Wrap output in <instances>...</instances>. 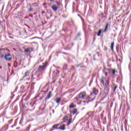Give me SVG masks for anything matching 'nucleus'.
<instances>
[{
    "label": "nucleus",
    "instance_id": "1",
    "mask_svg": "<svg viewBox=\"0 0 131 131\" xmlns=\"http://www.w3.org/2000/svg\"><path fill=\"white\" fill-rule=\"evenodd\" d=\"M86 96V93L85 92H81L79 93L78 95V98H76V100L78 101L79 99H82V100H84L85 99V97Z\"/></svg>",
    "mask_w": 131,
    "mask_h": 131
},
{
    "label": "nucleus",
    "instance_id": "2",
    "mask_svg": "<svg viewBox=\"0 0 131 131\" xmlns=\"http://www.w3.org/2000/svg\"><path fill=\"white\" fill-rule=\"evenodd\" d=\"M104 94H108L109 93V81L106 82V84H105V86L104 87Z\"/></svg>",
    "mask_w": 131,
    "mask_h": 131
},
{
    "label": "nucleus",
    "instance_id": "3",
    "mask_svg": "<svg viewBox=\"0 0 131 131\" xmlns=\"http://www.w3.org/2000/svg\"><path fill=\"white\" fill-rule=\"evenodd\" d=\"M47 64H48V62H46L45 63H43L42 66H39L38 68V71H39V70H40V69L43 70L45 69V68L46 67V66H47Z\"/></svg>",
    "mask_w": 131,
    "mask_h": 131
},
{
    "label": "nucleus",
    "instance_id": "4",
    "mask_svg": "<svg viewBox=\"0 0 131 131\" xmlns=\"http://www.w3.org/2000/svg\"><path fill=\"white\" fill-rule=\"evenodd\" d=\"M98 93H99V91L97 90V89L96 88H93V92L91 93V96H92L93 94H94V95H98Z\"/></svg>",
    "mask_w": 131,
    "mask_h": 131
},
{
    "label": "nucleus",
    "instance_id": "5",
    "mask_svg": "<svg viewBox=\"0 0 131 131\" xmlns=\"http://www.w3.org/2000/svg\"><path fill=\"white\" fill-rule=\"evenodd\" d=\"M5 59L7 60V61H11V60H12V57H11V55L10 54H6L5 55Z\"/></svg>",
    "mask_w": 131,
    "mask_h": 131
},
{
    "label": "nucleus",
    "instance_id": "6",
    "mask_svg": "<svg viewBox=\"0 0 131 131\" xmlns=\"http://www.w3.org/2000/svg\"><path fill=\"white\" fill-rule=\"evenodd\" d=\"M51 97H52V91L49 92L48 95L45 98V100L47 101V100H49V99H50V98H51Z\"/></svg>",
    "mask_w": 131,
    "mask_h": 131
},
{
    "label": "nucleus",
    "instance_id": "7",
    "mask_svg": "<svg viewBox=\"0 0 131 131\" xmlns=\"http://www.w3.org/2000/svg\"><path fill=\"white\" fill-rule=\"evenodd\" d=\"M105 79V78L104 77H102L100 79V83H101V85L102 86H104L105 85L104 80Z\"/></svg>",
    "mask_w": 131,
    "mask_h": 131
},
{
    "label": "nucleus",
    "instance_id": "8",
    "mask_svg": "<svg viewBox=\"0 0 131 131\" xmlns=\"http://www.w3.org/2000/svg\"><path fill=\"white\" fill-rule=\"evenodd\" d=\"M52 9L54 11V12H56L57 10H58V7L55 5H53L52 6Z\"/></svg>",
    "mask_w": 131,
    "mask_h": 131
},
{
    "label": "nucleus",
    "instance_id": "9",
    "mask_svg": "<svg viewBox=\"0 0 131 131\" xmlns=\"http://www.w3.org/2000/svg\"><path fill=\"white\" fill-rule=\"evenodd\" d=\"M27 76H29V71H28L25 72L24 78L27 77Z\"/></svg>",
    "mask_w": 131,
    "mask_h": 131
},
{
    "label": "nucleus",
    "instance_id": "10",
    "mask_svg": "<svg viewBox=\"0 0 131 131\" xmlns=\"http://www.w3.org/2000/svg\"><path fill=\"white\" fill-rule=\"evenodd\" d=\"M60 129H61V130H65V125H62L60 126L59 127Z\"/></svg>",
    "mask_w": 131,
    "mask_h": 131
},
{
    "label": "nucleus",
    "instance_id": "11",
    "mask_svg": "<svg viewBox=\"0 0 131 131\" xmlns=\"http://www.w3.org/2000/svg\"><path fill=\"white\" fill-rule=\"evenodd\" d=\"M108 26H109V23L106 24L104 30V32H106V31H107V30L108 29Z\"/></svg>",
    "mask_w": 131,
    "mask_h": 131
},
{
    "label": "nucleus",
    "instance_id": "12",
    "mask_svg": "<svg viewBox=\"0 0 131 131\" xmlns=\"http://www.w3.org/2000/svg\"><path fill=\"white\" fill-rule=\"evenodd\" d=\"M61 97H59L58 98H57L56 99V102L57 103V104H59L60 103V102L61 101Z\"/></svg>",
    "mask_w": 131,
    "mask_h": 131
},
{
    "label": "nucleus",
    "instance_id": "13",
    "mask_svg": "<svg viewBox=\"0 0 131 131\" xmlns=\"http://www.w3.org/2000/svg\"><path fill=\"white\" fill-rule=\"evenodd\" d=\"M114 48V42H112L111 45V49L112 51H113V49Z\"/></svg>",
    "mask_w": 131,
    "mask_h": 131
},
{
    "label": "nucleus",
    "instance_id": "14",
    "mask_svg": "<svg viewBox=\"0 0 131 131\" xmlns=\"http://www.w3.org/2000/svg\"><path fill=\"white\" fill-rule=\"evenodd\" d=\"M101 33H102V30H99L97 33V36H100L101 35Z\"/></svg>",
    "mask_w": 131,
    "mask_h": 131
},
{
    "label": "nucleus",
    "instance_id": "15",
    "mask_svg": "<svg viewBox=\"0 0 131 131\" xmlns=\"http://www.w3.org/2000/svg\"><path fill=\"white\" fill-rule=\"evenodd\" d=\"M77 113V109L75 108L73 110V114H75L76 113Z\"/></svg>",
    "mask_w": 131,
    "mask_h": 131
},
{
    "label": "nucleus",
    "instance_id": "16",
    "mask_svg": "<svg viewBox=\"0 0 131 131\" xmlns=\"http://www.w3.org/2000/svg\"><path fill=\"white\" fill-rule=\"evenodd\" d=\"M35 104V102H31L30 103V105L31 106V107H33V106H34V104Z\"/></svg>",
    "mask_w": 131,
    "mask_h": 131
},
{
    "label": "nucleus",
    "instance_id": "17",
    "mask_svg": "<svg viewBox=\"0 0 131 131\" xmlns=\"http://www.w3.org/2000/svg\"><path fill=\"white\" fill-rule=\"evenodd\" d=\"M58 125L57 124L54 125L53 126V128H56V129H58Z\"/></svg>",
    "mask_w": 131,
    "mask_h": 131
},
{
    "label": "nucleus",
    "instance_id": "18",
    "mask_svg": "<svg viewBox=\"0 0 131 131\" xmlns=\"http://www.w3.org/2000/svg\"><path fill=\"white\" fill-rule=\"evenodd\" d=\"M117 88H118V86L115 85L114 88V91H113L114 93L115 92V91H116V89H117Z\"/></svg>",
    "mask_w": 131,
    "mask_h": 131
},
{
    "label": "nucleus",
    "instance_id": "19",
    "mask_svg": "<svg viewBox=\"0 0 131 131\" xmlns=\"http://www.w3.org/2000/svg\"><path fill=\"white\" fill-rule=\"evenodd\" d=\"M64 122H65V121H68V116H66L64 118Z\"/></svg>",
    "mask_w": 131,
    "mask_h": 131
},
{
    "label": "nucleus",
    "instance_id": "20",
    "mask_svg": "<svg viewBox=\"0 0 131 131\" xmlns=\"http://www.w3.org/2000/svg\"><path fill=\"white\" fill-rule=\"evenodd\" d=\"M74 104H73V103H72L70 105V108H74Z\"/></svg>",
    "mask_w": 131,
    "mask_h": 131
},
{
    "label": "nucleus",
    "instance_id": "21",
    "mask_svg": "<svg viewBox=\"0 0 131 131\" xmlns=\"http://www.w3.org/2000/svg\"><path fill=\"white\" fill-rule=\"evenodd\" d=\"M71 121H72V119H70L68 121L69 124H71Z\"/></svg>",
    "mask_w": 131,
    "mask_h": 131
},
{
    "label": "nucleus",
    "instance_id": "22",
    "mask_svg": "<svg viewBox=\"0 0 131 131\" xmlns=\"http://www.w3.org/2000/svg\"><path fill=\"white\" fill-rule=\"evenodd\" d=\"M25 53H28V52H29V49L28 48H27L25 50Z\"/></svg>",
    "mask_w": 131,
    "mask_h": 131
},
{
    "label": "nucleus",
    "instance_id": "23",
    "mask_svg": "<svg viewBox=\"0 0 131 131\" xmlns=\"http://www.w3.org/2000/svg\"><path fill=\"white\" fill-rule=\"evenodd\" d=\"M112 74H113V75H114V74H115V70H112Z\"/></svg>",
    "mask_w": 131,
    "mask_h": 131
},
{
    "label": "nucleus",
    "instance_id": "24",
    "mask_svg": "<svg viewBox=\"0 0 131 131\" xmlns=\"http://www.w3.org/2000/svg\"><path fill=\"white\" fill-rule=\"evenodd\" d=\"M56 4H57V6H60V5L59 2H56Z\"/></svg>",
    "mask_w": 131,
    "mask_h": 131
},
{
    "label": "nucleus",
    "instance_id": "25",
    "mask_svg": "<svg viewBox=\"0 0 131 131\" xmlns=\"http://www.w3.org/2000/svg\"><path fill=\"white\" fill-rule=\"evenodd\" d=\"M4 54L0 55V57H1V58H4Z\"/></svg>",
    "mask_w": 131,
    "mask_h": 131
},
{
    "label": "nucleus",
    "instance_id": "26",
    "mask_svg": "<svg viewBox=\"0 0 131 131\" xmlns=\"http://www.w3.org/2000/svg\"><path fill=\"white\" fill-rule=\"evenodd\" d=\"M64 68H66V69H68L67 68V65L65 64V65L64 66Z\"/></svg>",
    "mask_w": 131,
    "mask_h": 131
},
{
    "label": "nucleus",
    "instance_id": "27",
    "mask_svg": "<svg viewBox=\"0 0 131 131\" xmlns=\"http://www.w3.org/2000/svg\"><path fill=\"white\" fill-rule=\"evenodd\" d=\"M56 72H57L58 75L60 73V71L59 70H56Z\"/></svg>",
    "mask_w": 131,
    "mask_h": 131
},
{
    "label": "nucleus",
    "instance_id": "28",
    "mask_svg": "<svg viewBox=\"0 0 131 131\" xmlns=\"http://www.w3.org/2000/svg\"><path fill=\"white\" fill-rule=\"evenodd\" d=\"M29 11H32V8H30V9H29Z\"/></svg>",
    "mask_w": 131,
    "mask_h": 131
},
{
    "label": "nucleus",
    "instance_id": "29",
    "mask_svg": "<svg viewBox=\"0 0 131 131\" xmlns=\"http://www.w3.org/2000/svg\"><path fill=\"white\" fill-rule=\"evenodd\" d=\"M80 33H79L77 34V36H80Z\"/></svg>",
    "mask_w": 131,
    "mask_h": 131
},
{
    "label": "nucleus",
    "instance_id": "30",
    "mask_svg": "<svg viewBox=\"0 0 131 131\" xmlns=\"http://www.w3.org/2000/svg\"><path fill=\"white\" fill-rule=\"evenodd\" d=\"M54 130V129H50V131H53Z\"/></svg>",
    "mask_w": 131,
    "mask_h": 131
},
{
    "label": "nucleus",
    "instance_id": "31",
    "mask_svg": "<svg viewBox=\"0 0 131 131\" xmlns=\"http://www.w3.org/2000/svg\"><path fill=\"white\" fill-rule=\"evenodd\" d=\"M50 2H54V0H49Z\"/></svg>",
    "mask_w": 131,
    "mask_h": 131
},
{
    "label": "nucleus",
    "instance_id": "32",
    "mask_svg": "<svg viewBox=\"0 0 131 131\" xmlns=\"http://www.w3.org/2000/svg\"><path fill=\"white\" fill-rule=\"evenodd\" d=\"M37 72H38V71H36V72H35V74H36V73H37Z\"/></svg>",
    "mask_w": 131,
    "mask_h": 131
},
{
    "label": "nucleus",
    "instance_id": "33",
    "mask_svg": "<svg viewBox=\"0 0 131 131\" xmlns=\"http://www.w3.org/2000/svg\"><path fill=\"white\" fill-rule=\"evenodd\" d=\"M105 76H107V73H105Z\"/></svg>",
    "mask_w": 131,
    "mask_h": 131
},
{
    "label": "nucleus",
    "instance_id": "34",
    "mask_svg": "<svg viewBox=\"0 0 131 131\" xmlns=\"http://www.w3.org/2000/svg\"><path fill=\"white\" fill-rule=\"evenodd\" d=\"M34 39V38H31V39Z\"/></svg>",
    "mask_w": 131,
    "mask_h": 131
},
{
    "label": "nucleus",
    "instance_id": "35",
    "mask_svg": "<svg viewBox=\"0 0 131 131\" xmlns=\"http://www.w3.org/2000/svg\"><path fill=\"white\" fill-rule=\"evenodd\" d=\"M83 102H84V103H85V101H84Z\"/></svg>",
    "mask_w": 131,
    "mask_h": 131
},
{
    "label": "nucleus",
    "instance_id": "36",
    "mask_svg": "<svg viewBox=\"0 0 131 131\" xmlns=\"http://www.w3.org/2000/svg\"><path fill=\"white\" fill-rule=\"evenodd\" d=\"M56 72L55 71H54V72Z\"/></svg>",
    "mask_w": 131,
    "mask_h": 131
},
{
    "label": "nucleus",
    "instance_id": "37",
    "mask_svg": "<svg viewBox=\"0 0 131 131\" xmlns=\"http://www.w3.org/2000/svg\"><path fill=\"white\" fill-rule=\"evenodd\" d=\"M43 13H45V11H43Z\"/></svg>",
    "mask_w": 131,
    "mask_h": 131
},
{
    "label": "nucleus",
    "instance_id": "38",
    "mask_svg": "<svg viewBox=\"0 0 131 131\" xmlns=\"http://www.w3.org/2000/svg\"><path fill=\"white\" fill-rule=\"evenodd\" d=\"M44 5H46V4H45Z\"/></svg>",
    "mask_w": 131,
    "mask_h": 131
}]
</instances>
